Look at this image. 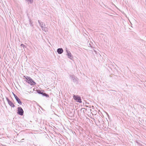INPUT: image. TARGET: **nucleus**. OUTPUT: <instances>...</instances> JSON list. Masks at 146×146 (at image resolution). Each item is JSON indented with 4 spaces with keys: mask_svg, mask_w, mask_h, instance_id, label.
Instances as JSON below:
<instances>
[{
    "mask_svg": "<svg viewBox=\"0 0 146 146\" xmlns=\"http://www.w3.org/2000/svg\"><path fill=\"white\" fill-rule=\"evenodd\" d=\"M25 78L27 80V83L31 85H35L36 84V83L34 80L30 77L28 76L25 77L24 76Z\"/></svg>",
    "mask_w": 146,
    "mask_h": 146,
    "instance_id": "nucleus-1",
    "label": "nucleus"
},
{
    "mask_svg": "<svg viewBox=\"0 0 146 146\" xmlns=\"http://www.w3.org/2000/svg\"><path fill=\"white\" fill-rule=\"evenodd\" d=\"M17 109V113L18 114L22 115H23V111L21 107H18Z\"/></svg>",
    "mask_w": 146,
    "mask_h": 146,
    "instance_id": "nucleus-2",
    "label": "nucleus"
},
{
    "mask_svg": "<svg viewBox=\"0 0 146 146\" xmlns=\"http://www.w3.org/2000/svg\"><path fill=\"white\" fill-rule=\"evenodd\" d=\"M74 99L76 101V102H78L80 103L82 102L81 99L80 97L78 96H75L74 95L73 96Z\"/></svg>",
    "mask_w": 146,
    "mask_h": 146,
    "instance_id": "nucleus-3",
    "label": "nucleus"
},
{
    "mask_svg": "<svg viewBox=\"0 0 146 146\" xmlns=\"http://www.w3.org/2000/svg\"><path fill=\"white\" fill-rule=\"evenodd\" d=\"M7 101L8 104L12 108H14L15 107V106L14 104L12 102L9 100H7Z\"/></svg>",
    "mask_w": 146,
    "mask_h": 146,
    "instance_id": "nucleus-4",
    "label": "nucleus"
},
{
    "mask_svg": "<svg viewBox=\"0 0 146 146\" xmlns=\"http://www.w3.org/2000/svg\"><path fill=\"white\" fill-rule=\"evenodd\" d=\"M57 52L59 54H61L63 53V50L62 48H59L57 49Z\"/></svg>",
    "mask_w": 146,
    "mask_h": 146,
    "instance_id": "nucleus-5",
    "label": "nucleus"
},
{
    "mask_svg": "<svg viewBox=\"0 0 146 146\" xmlns=\"http://www.w3.org/2000/svg\"><path fill=\"white\" fill-rule=\"evenodd\" d=\"M16 100L18 102V103L20 105H21L22 104V103L20 101V100L19 98L17 97H16V98H15Z\"/></svg>",
    "mask_w": 146,
    "mask_h": 146,
    "instance_id": "nucleus-6",
    "label": "nucleus"
},
{
    "mask_svg": "<svg viewBox=\"0 0 146 146\" xmlns=\"http://www.w3.org/2000/svg\"><path fill=\"white\" fill-rule=\"evenodd\" d=\"M67 55L68 58H71V57H72V56L71 53L70 52H67Z\"/></svg>",
    "mask_w": 146,
    "mask_h": 146,
    "instance_id": "nucleus-7",
    "label": "nucleus"
},
{
    "mask_svg": "<svg viewBox=\"0 0 146 146\" xmlns=\"http://www.w3.org/2000/svg\"><path fill=\"white\" fill-rule=\"evenodd\" d=\"M41 94H42L43 95L46 96L47 97H49V95L45 93H41Z\"/></svg>",
    "mask_w": 146,
    "mask_h": 146,
    "instance_id": "nucleus-8",
    "label": "nucleus"
},
{
    "mask_svg": "<svg viewBox=\"0 0 146 146\" xmlns=\"http://www.w3.org/2000/svg\"><path fill=\"white\" fill-rule=\"evenodd\" d=\"M27 1L29 2L30 3H31L33 2V0H27Z\"/></svg>",
    "mask_w": 146,
    "mask_h": 146,
    "instance_id": "nucleus-9",
    "label": "nucleus"
},
{
    "mask_svg": "<svg viewBox=\"0 0 146 146\" xmlns=\"http://www.w3.org/2000/svg\"><path fill=\"white\" fill-rule=\"evenodd\" d=\"M13 95H14V96L15 98H16V97H17V96H16L15 94H14V93H13Z\"/></svg>",
    "mask_w": 146,
    "mask_h": 146,
    "instance_id": "nucleus-10",
    "label": "nucleus"
},
{
    "mask_svg": "<svg viewBox=\"0 0 146 146\" xmlns=\"http://www.w3.org/2000/svg\"><path fill=\"white\" fill-rule=\"evenodd\" d=\"M21 46L23 47H24V45L23 44H22L21 45Z\"/></svg>",
    "mask_w": 146,
    "mask_h": 146,
    "instance_id": "nucleus-11",
    "label": "nucleus"
},
{
    "mask_svg": "<svg viewBox=\"0 0 146 146\" xmlns=\"http://www.w3.org/2000/svg\"><path fill=\"white\" fill-rule=\"evenodd\" d=\"M38 93H40V94H41V93H42V92H41V91H40L39 92H38Z\"/></svg>",
    "mask_w": 146,
    "mask_h": 146,
    "instance_id": "nucleus-12",
    "label": "nucleus"
}]
</instances>
